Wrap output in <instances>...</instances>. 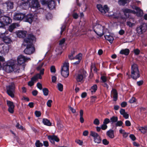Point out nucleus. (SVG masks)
I'll list each match as a JSON object with an SVG mask.
<instances>
[{"label":"nucleus","instance_id":"obj_49","mask_svg":"<svg viewBox=\"0 0 147 147\" xmlns=\"http://www.w3.org/2000/svg\"><path fill=\"white\" fill-rule=\"evenodd\" d=\"M52 102V100H49L47 102V105L49 107H51V104Z\"/></svg>","mask_w":147,"mask_h":147},{"label":"nucleus","instance_id":"obj_60","mask_svg":"<svg viewBox=\"0 0 147 147\" xmlns=\"http://www.w3.org/2000/svg\"><path fill=\"white\" fill-rule=\"evenodd\" d=\"M123 116L125 119H127L129 118V114H127L126 112H125L123 115Z\"/></svg>","mask_w":147,"mask_h":147},{"label":"nucleus","instance_id":"obj_52","mask_svg":"<svg viewBox=\"0 0 147 147\" xmlns=\"http://www.w3.org/2000/svg\"><path fill=\"white\" fill-rule=\"evenodd\" d=\"M127 105V103L125 101L122 102L121 104V106L122 107H125Z\"/></svg>","mask_w":147,"mask_h":147},{"label":"nucleus","instance_id":"obj_54","mask_svg":"<svg viewBox=\"0 0 147 147\" xmlns=\"http://www.w3.org/2000/svg\"><path fill=\"white\" fill-rule=\"evenodd\" d=\"M66 26L65 25H63L61 27V30L60 32V34H62V32L64 31L65 29Z\"/></svg>","mask_w":147,"mask_h":147},{"label":"nucleus","instance_id":"obj_50","mask_svg":"<svg viewBox=\"0 0 147 147\" xmlns=\"http://www.w3.org/2000/svg\"><path fill=\"white\" fill-rule=\"evenodd\" d=\"M91 71L93 70L95 72H97V69L94 65H92L91 67Z\"/></svg>","mask_w":147,"mask_h":147},{"label":"nucleus","instance_id":"obj_8","mask_svg":"<svg viewBox=\"0 0 147 147\" xmlns=\"http://www.w3.org/2000/svg\"><path fill=\"white\" fill-rule=\"evenodd\" d=\"M86 73L84 70H82L78 74L76 77V79L78 82H81L86 76Z\"/></svg>","mask_w":147,"mask_h":147},{"label":"nucleus","instance_id":"obj_48","mask_svg":"<svg viewBox=\"0 0 147 147\" xmlns=\"http://www.w3.org/2000/svg\"><path fill=\"white\" fill-rule=\"evenodd\" d=\"M16 127L17 128L20 129H23V127L20 125L19 123H17L16 125Z\"/></svg>","mask_w":147,"mask_h":147},{"label":"nucleus","instance_id":"obj_38","mask_svg":"<svg viewBox=\"0 0 147 147\" xmlns=\"http://www.w3.org/2000/svg\"><path fill=\"white\" fill-rule=\"evenodd\" d=\"M116 122L117 123L115 124V125L117 127L121 126L123 124V122L121 121H117Z\"/></svg>","mask_w":147,"mask_h":147},{"label":"nucleus","instance_id":"obj_4","mask_svg":"<svg viewBox=\"0 0 147 147\" xmlns=\"http://www.w3.org/2000/svg\"><path fill=\"white\" fill-rule=\"evenodd\" d=\"M69 63L66 61L63 63V65L61 69V74L65 78H67L69 75Z\"/></svg>","mask_w":147,"mask_h":147},{"label":"nucleus","instance_id":"obj_10","mask_svg":"<svg viewBox=\"0 0 147 147\" xmlns=\"http://www.w3.org/2000/svg\"><path fill=\"white\" fill-rule=\"evenodd\" d=\"M90 135L91 136L94 137L95 142L98 144L101 142V139L97 133L95 132L91 131H90Z\"/></svg>","mask_w":147,"mask_h":147},{"label":"nucleus","instance_id":"obj_42","mask_svg":"<svg viewBox=\"0 0 147 147\" xmlns=\"http://www.w3.org/2000/svg\"><path fill=\"white\" fill-rule=\"evenodd\" d=\"M134 52L135 55H138L140 54V51L138 49H136L134 50Z\"/></svg>","mask_w":147,"mask_h":147},{"label":"nucleus","instance_id":"obj_26","mask_svg":"<svg viewBox=\"0 0 147 147\" xmlns=\"http://www.w3.org/2000/svg\"><path fill=\"white\" fill-rule=\"evenodd\" d=\"M6 4L7 9H9L13 8V4L12 2L8 1L6 2Z\"/></svg>","mask_w":147,"mask_h":147},{"label":"nucleus","instance_id":"obj_12","mask_svg":"<svg viewBox=\"0 0 147 147\" xmlns=\"http://www.w3.org/2000/svg\"><path fill=\"white\" fill-rule=\"evenodd\" d=\"M7 104L8 107V111L11 113H13L14 112L15 106L13 102L7 100Z\"/></svg>","mask_w":147,"mask_h":147},{"label":"nucleus","instance_id":"obj_64","mask_svg":"<svg viewBox=\"0 0 147 147\" xmlns=\"http://www.w3.org/2000/svg\"><path fill=\"white\" fill-rule=\"evenodd\" d=\"M37 86L39 89L40 90H41L42 89V84L40 83H38L37 84Z\"/></svg>","mask_w":147,"mask_h":147},{"label":"nucleus","instance_id":"obj_47","mask_svg":"<svg viewBox=\"0 0 147 147\" xmlns=\"http://www.w3.org/2000/svg\"><path fill=\"white\" fill-rule=\"evenodd\" d=\"M129 137L133 141H135L136 140V137L135 136L132 134H130L129 135Z\"/></svg>","mask_w":147,"mask_h":147},{"label":"nucleus","instance_id":"obj_58","mask_svg":"<svg viewBox=\"0 0 147 147\" xmlns=\"http://www.w3.org/2000/svg\"><path fill=\"white\" fill-rule=\"evenodd\" d=\"M129 19L127 21H130L131 22H134V18L133 17H129L128 16V17Z\"/></svg>","mask_w":147,"mask_h":147},{"label":"nucleus","instance_id":"obj_35","mask_svg":"<svg viewBox=\"0 0 147 147\" xmlns=\"http://www.w3.org/2000/svg\"><path fill=\"white\" fill-rule=\"evenodd\" d=\"M57 88L60 91H62L63 90V86L61 83H59L57 84Z\"/></svg>","mask_w":147,"mask_h":147},{"label":"nucleus","instance_id":"obj_16","mask_svg":"<svg viewBox=\"0 0 147 147\" xmlns=\"http://www.w3.org/2000/svg\"><path fill=\"white\" fill-rule=\"evenodd\" d=\"M30 6L31 7L38 8L40 7V5L37 0H31L30 3Z\"/></svg>","mask_w":147,"mask_h":147},{"label":"nucleus","instance_id":"obj_23","mask_svg":"<svg viewBox=\"0 0 147 147\" xmlns=\"http://www.w3.org/2000/svg\"><path fill=\"white\" fill-rule=\"evenodd\" d=\"M19 26V25L18 23H13L9 26L8 30L10 32H12L15 28Z\"/></svg>","mask_w":147,"mask_h":147},{"label":"nucleus","instance_id":"obj_7","mask_svg":"<svg viewBox=\"0 0 147 147\" xmlns=\"http://www.w3.org/2000/svg\"><path fill=\"white\" fill-rule=\"evenodd\" d=\"M97 7L98 10L103 15L105 14L108 12L109 10V8L107 5H105L103 7L101 4H98Z\"/></svg>","mask_w":147,"mask_h":147},{"label":"nucleus","instance_id":"obj_25","mask_svg":"<svg viewBox=\"0 0 147 147\" xmlns=\"http://www.w3.org/2000/svg\"><path fill=\"white\" fill-rule=\"evenodd\" d=\"M123 12L125 16L126 15V13H131L133 14H135L136 13V12L134 10L127 8L124 9L123 10Z\"/></svg>","mask_w":147,"mask_h":147},{"label":"nucleus","instance_id":"obj_46","mask_svg":"<svg viewBox=\"0 0 147 147\" xmlns=\"http://www.w3.org/2000/svg\"><path fill=\"white\" fill-rule=\"evenodd\" d=\"M144 83V81L143 80H141L138 81L137 82V84L139 86L142 85Z\"/></svg>","mask_w":147,"mask_h":147},{"label":"nucleus","instance_id":"obj_41","mask_svg":"<svg viewBox=\"0 0 147 147\" xmlns=\"http://www.w3.org/2000/svg\"><path fill=\"white\" fill-rule=\"evenodd\" d=\"M49 0H40L41 3L43 5H47Z\"/></svg>","mask_w":147,"mask_h":147},{"label":"nucleus","instance_id":"obj_32","mask_svg":"<svg viewBox=\"0 0 147 147\" xmlns=\"http://www.w3.org/2000/svg\"><path fill=\"white\" fill-rule=\"evenodd\" d=\"M118 118L117 116H113L111 117V122L115 123L118 121Z\"/></svg>","mask_w":147,"mask_h":147},{"label":"nucleus","instance_id":"obj_24","mask_svg":"<svg viewBox=\"0 0 147 147\" xmlns=\"http://www.w3.org/2000/svg\"><path fill=\"white\" fill-rule=\"evenodd\" d=\"M129 53L130 51L129 49H121L119 53L121 54L127 56L129 54Z\"/></svg>","mask_w":147,"mask_h":147},{"label":"nucleus","instance_id":"obj_15","mask_svg":"<svg viewBox=\"0 0 147 147\" xmlns=\"http://www.w3.org/2000/svg\"><path fill=\"white\" fill-rule=\"evenodd\" d=\"M24 17V14L20 13H16L13 16V19L17 20H22Z\"/></svg>","mask_w":147,"mask_h":147},{"label":"nucleus","instance_id":"obj_5","mask_svg":"<svg viewBox=\"0 0 147 147\" xmlns=\"http://www.w3.org/2000/svg\"><path fill=\"white\" fill-rule=\"evenodd\" d=\"M105 28L99 24H96L94 27V31L99 36H102L104 34Z\"/></svg>","mask_w":147,"mask_h":147},{"label":"nucleus","instance_id":"obj_13","mask_svg":"<svg viewBox=\"0 0 147 147\" xmlns=\"http://www.w3.org/2000/svg\"><path fill=\"white\" fill-rule=\"evenodd\" d=\"M69 58L71 60H72V59L78 60V61L73 63V64L74 65L78 64L80 62V61L82 58V54L81 53H80L78 55H76V57L74 58H73V55H69Z\"/></svg>","mask_w":147,"mask_h":147},{"label":"nucleus","instance_id":"obj_3","mask_svg":"<svg viewBox=\"0 0 147 147\" xmlns=\"http://www.w3.org/2000/svg\"><path fill=\"white\" fill-rule=\"evenodd\" d=\"M4 70L7 73H10L13 71L14 72H19L18 71L20 68L16 65H10L7 64L4 65L3 67Z\"/></svg>","mask_w":147,"mask_h":147},{"label":"nucleus","instance_id":"obj_9","mask_svg":"<svg viewBox=\"0 0 147 147\" xmlns=\"http://www.w3.org/2000/svg\"><path fill=\"white\" fill-rule=\"evenodd\" d=\"M30 58L29 57H26L24 56L20 55L18 56L17 58L18 63L20 65L24 63L27 61L30 60Z\"/></svg>","mask_w":147,"mask_h":147},{"label":"nucleus","instance_id":"obj_59","mask_svg":"<svg viewBox=\"0 0 147 147\" xmlns=\"http://www.w3.org/2000/svg\"><path fill=\"white\" fill-rule=\"evenodd\" d=\"M101 79L103 82H105L107 81V78L105 76H102L101 77Z\"/></svg>","mask_w":147,"mask_h":147},{"label":"nucleus","instance_id":"obj_29","mask_svg":"<svg viewBox=\"0 0 147 147\" xmlns=\"http://www.w3.org/2000/svg\"><path fill=\"white\" fill-rule=\"evenodd\" d=\"M141 133L143 134H145L147 130V126H146L144 127H142L139 129Z\"/></svg>","mask_w":147,"mask_h":147},{"label":"nucleus","instance_id":"obj_40","mask_svg":"<svg viewBox=\"0 0 147 147\" xmlns=\"http://www.w3.org/2000/svg\"><path fill=\"white\" fill-rule=\"evenodd\" d=\"M136 99L135 98L133 97L131 98L129 100V102L130 103H132L136 101Z\"/></svg>","mask_w":147,"mask_h":147},{"label":"nucleus","instance_id":"obj_27","mask_svg":"<svg viewBox=\"0 0 147 147\" xmlns=\"http://www.w3.org/2000/svg\"><path fill=\"white\" fill-rule=\"evenodd\" d=\"M3 40L5 43L7 44L10 43L11 42V39L7 36L3 38Z\"/></svg>","mask_w":147,"mask_h":147},{"label":"nucleus","instance_id":"obj_61","mask_svg":"<svg viewBox=\"0 0 147 147\" xmlns=\"http://www.w3.org/2000/svg\"><path fill=\"white\" fill-rule=\"evenodd\" d=\"M102 142L105 145H107L109 143V142L106 139H103L102 140Z\"/></svg>","mask_w":147,"mask_h":147},{"label":"nucleus","instance_id":"obj_6","mask_svg":"<svg viewBox=\"0 0 147 147\" xmlns=\"http://www.w3.org/2000/svg\"><path fill=\"white\" fill-rule=\"evenodd\" d=\"M6 88L8 94L11 97H14V92L15 89V85L14 83L11 82L10 85L7 86Z\"/></svg>","mask_w":147,"mask_h":147},{"label":"nucleus","instance_id":"obj_45","mask_svg":"<svg viewBox=\"0 0 147 147\" xmlns=\"http://www.w3.org/2000/svg\"><path fill=\"white\" fill-rule=\"evenodd\" d=\"M35 114L36 117H38L41 115V113L39 111H36L35 112Z\"/></svg>","mask_w":147,"mask_h":147},{"label":"nucleus","instance_id":"obj_57","mask_svg":"<svg viewBox=\"0 0 147 147\" xmlns=\"http://www.w3.org/2000/svg\"><path fill=\"white\" fill-rule=\"evenodd\" d=\"M107 127V125L103 124L101 125V128L103 130L106 129Z\"/></svg>","mask_w":147,"mask_h":147},{"label":"nucleus","instance_id":"obj_39","mask_svg":"<svg viewBox=\"0 0 147 147\" xmlns=\"http://www.w3.org/2000/svg\"><path fill=\"white\" fill-rule=\"evenodd\" d=\"M127 26H128L129 27H131L134 25L135 24L131 22L127 21Z\"/></svg>","mask_w":147,"mask_h":147},{"label":"nucleus","instance_id":"obj_1","mask_svg":"<svg viewBox=\"0 0 147 147\" xmlns=\"http://www.w3.org/2000/svg\"><path fill=\"white\" fill-rule=\"evenodd\" d=\"M35 36L32 34H28L27 38L24 39L23 45L26 46L24 50V53L26 54L30 55L32 54L35 51L34 48L32 46L33 42L35 40Z\"/></svg>","mask_w":147,"mask_h":147},{"label":"nucleus","instance_id":"obj_28","mask_svg":"<svg viewBox=\"0 0 147 147\" xmlns=\"http://www.w3.org/2000/svg\"><path fill=\"white\" fill-rule=\"evenodd\" d=\"M43 123L44 124L48 125L50 126L51 125V123L49 121L46 119H43L42 120Z\"/></svg>","mask_w":147,"mask_h":147},{"label":"nucleus","instance_id":"obj_51","mask_svg":"<svg viewBox=\"0 0 147 147\" xmlns=\"http://www.w3.org/2000/svg\"><path fill=\"white\" fill-rule=\"evenodd\" d=\"M50 70L52 73H55L56 71L55 67L54 66H52L51 67Z\"/></svg>","mask_w":147,"mask_h":147},{"label":"nucleus","instance_id":"obj_31","mask_svg":"<svg viewBox=\"0 0 147 147\" xmlns=\"http://www.w3.org/2000/svg\"><path fill=\"white\" fill-rule=\"evenodd\" d=\"M127 0H119L118 1L119 4L121 5H124L127 3Z\"/></svg>","mask_w":147,"mask_h":147},{"label":"nucleus","instance_id":"obj_43","mask_svg":"<svg viewBox=\"0 0 147 147\" xmlns=\"http://www.w3.org/2000/svg\"><path fill=\"white\" fill-rule=\"evenodd\" d=\"M123 67V65L122 63H120L118 66L116 67V68L118 70L122 69Z\"/></svg>","mask_w":147,"mask_h":147},{"label":"nucleus","instance_id":"obj_55","mask_svg":"<svg viewBox=\"0 0 147 147\" xmlns=\"http://www.w3.org/2000/svg\"><path fill=\"white\" fill-rule=\"evenodd\" d=\"M110 122V120L109 119L106 118L105 119L103 122V123L106 125Z\"/></svg>","mask_w":147,"mask_h":147},{"label":"nucleus","instance_id":"obj_17","mask_svg":"<svg viewBox=\"0 0 147 147\" xmlns=\"http://www.w3.org/2000/svg\"><path fill=\"white\" fill-rule=\"evenodd\" d=\"M113 95V101L116 102L118 99V92L115 89L113 88L111 91V98L112 97L111 94Z\"/></svg>","mask_w":147,"mask_h":147},{"label":"nucleus","instance_id":"obj_2","mask_svg":"<svg viewBox=\"0 0 147 147\" xmlns=\"http://www.w3.org/2000/svg\"><path fill=\"white\" fill-rule=\"evenodd\" d=\"M131 75L129 76V78L131 77L133 80H136L140 77L138 66L136 64L134 63L131 65Z\"/></svg>","mask_w":147,"mask_h":147},{"label":"nucleus","instance_id":"obj_63","mask_svg":"<svg viewBox=\"0 0 147 147\" xmlns=\"http://www.w3.org/2000/svg\"><path fill=\"white\" fill-rule=\"evenodd\" d=\"M72 16L73 18L75 19H77L78 17V15L76 13H74Z\"/></svg>","mask_w":147,"mask_h":147},{"label":"nucleus","instance_id":"obj_53","mask_svg":"<svg viewBox=\"0 0 147 147\" xmlns=\"http://www.w3.org/2000/svg\"><path fill=\"white\" fill-rule=\"evenodd\" d=\"M125 125L127 126H130L131 125V123L129 120H126L125 121Z\"/></svg>","mask_w":147,"mask_h":147},{"label":"nucleus","instance_id":"obj_33","mask_svg":"<svg viewBox=\"0 0 147 147\" xmlns=\"http://www.w3.org/2000/svg\"><path fill=\"white\" fill-rule=\"evenodd\" d=\"M97 86L95 84L94 85L91 87V92L92 93L93 92H95L97 89Z\"/></svg>","mask_w":147,"mask_h":147},{"label":"nucleus","instance_id":"obj_19","mask_svg":"<svg viewBox=\"0 0 147 147\" xmlns=\"http://www.w3.org/2000/svg\"><path fill=\"white\" fill-rule=\"evenodd\" d=\"M27 32L25 31L19 30L16 32L17 36L20 38H24L26 36Z\"/></svg>","mask_w":147,"mask_h":147},{"label":"nucleus","instance_id":"obj_14","mask_svg":"<svg viewBox=\"0 0 147 147\" xmlns=\"http://www.w3.org/2000/svg\"><path fill=\"white\" fill-rule=\"evenodd\" d=\"M24 19L25 21L28 22L31 24L34 20V16L31 14H29L25 16L24 14Z\"/></svg>","mask_w":147,"mask_h":147},{"label":"nucleus","instance_id":"obj_36","mask_svg":"<svg viewBox=\"0 0 147 147\" xmlns=\"http://www.w3.org/2000/svg\"><path fill=\"white\" fill-rule=\"evenodd\" d=\"M133 8L135 9L137 11V13H139L140 15L141 14V9L139 7L135 6L134 8L133 7Z\"/></svg>","mask_w":147,"mask_h":147},{"label":"nucleus","instance_id":"obj_44","mask_svg":"<svg viewBox=\"0 0 147 147\" xmlns=\"http://www.w3.org/2000/svg\"><path fill=\"white\" fill-rule=\"evenodd\" d=\"M93 123L96 125H98L100 123L98 119H95Z\"/></svg>","mask_w":147,"mask_h":147},{"label":"nucleus","instance_id":"obj_20","mask_svg":"<svg viewBox=\"0 0 147 147\" xmlns=\"http://www.w3.org/2000/svg\"><path fill=\"white\" fill-rule=\"evenodd\" d=\"M9 46L7 45H5L2 47V49L1 51V53L4 55H5L9 52Z\"/></svg>","mask_w":147,"mask_h":147},{"label":"nucleus","instance_id":"obj_34","mask_svg":"<svg viewBox=\"0 0 147 147\" xmlns=\"http://www.w3.org/2000/svg\"><path fill=\"white\" fill-rule=\"evenodd\" d=\"M42 91L44 95L47 96L48 95L49 91L47 88H44L43 89Z\"/></svg>","mask_w":147,"mask_h":147},{"label":"nucleus","instance_id":"obj_21","mask_svg":"<svg viewBox=\"0 0 147 147\" xmlns=\"http://www.w3.org/2000/svg\"><path fill=\"white\" fill-rule=\"evenodd\" d=\"M104 34H105L104 37L105 39L110 42V34L109 30L107 29L106 30H105V31H104Z\"/></svg>","mask_w":147,"mask_h":147},{"label":"nucleus","instance_id":"obj_11","mask_svg":"<svg viewBox=\"0 0 147 147\" xmlns=\"http://www.w3.org/2000/svg\"><path fill=\"white\" fill-rule=\"evenodd\" d=\"M1 20H2L4 24L7 25L10 24L12 22V20L11 18L9 17L4 16L1 18Z\"/></svg>","mask_w":147,"mask_h":147},{"label":"nucleus","instance_id":"obj_22","mask_svg":"<svg viewBox=\"0 0 147 147\" xmlns=\"http://www.w3.org/2000/svg\"><path fill=\"white\" fill-rule=\"evenodd\" d=\"M47 5L50 9H52L55 7V3L54 1L51 0L49 2Z\"/></svg>","mask_w":147,"mask_h":147},{"label":"nucleus","instance_id":"obj_56","mask_svg":"<svg viewBox=\"0 0 147 147\" xmlns=\"http://www.w3.org/2000/svg\"><path fill=\"white\" fill-rule=\"evenodd\" d=\"M39 71V74L42 75H43L44 74V69H37Z\"/></svg>","mask_w":147,"mask_h":147},{"label":"nucleus","instance_id":"obj_37","mask_svg":"<svg viewBox=\"0 0 147 147\" xmlns=\"http://www.w3.org/2000/svg\"><path fill=\"white\" fill-rule=\"evenodd\" d=\"M35 145L36 147H40L43 146L42 143H40V141L38 140L36 141L35 143Z\"/></svg>","mask_w":147,"mask_h":147},{"label":"nucleus","instance_id":"obj_18","mask_svg":"<svg viewBox=\"0 0 147 147\" xmlns=\"http://www.w3.org/2000/svg\"><path fill=\"white\" fill-rule=\"evenodd\" d=\"M48 139L50 141V142L52 144H54V141L57 142L59 141V139L58 137L55 135L52 136H48Z\"/></svg>","mask_w":147,"mask_h":147},{"label":"nucleus","instance_id":"obj_62","mask_svg":"<svg viewBox=\"0 0 147 147\" xmlns=\"http://www.w3.org/2000/svg\"><path fill=\"white\" fill-rule=\"evenodd\" d=\"M124 33L125 31L123 29H121L119 31V34L121 35H123L124 34Z\"/></svg>","mask_w":147,"mask_h":147},{"label":"nucleus","instance_id":"obj_30","mask_svg":"<svg viewBox=\"0 0 147 147\" xmlns=\"http://www.w3.org/2000/svg\"><path fill=\"white\" fill-rule=\"evenodd\" d=\"M142 25H141L136 28V31L138 34H141L143 33L142 31Z\"/></svg>","mask_w":147,"mask_h":147}]
</instances>
